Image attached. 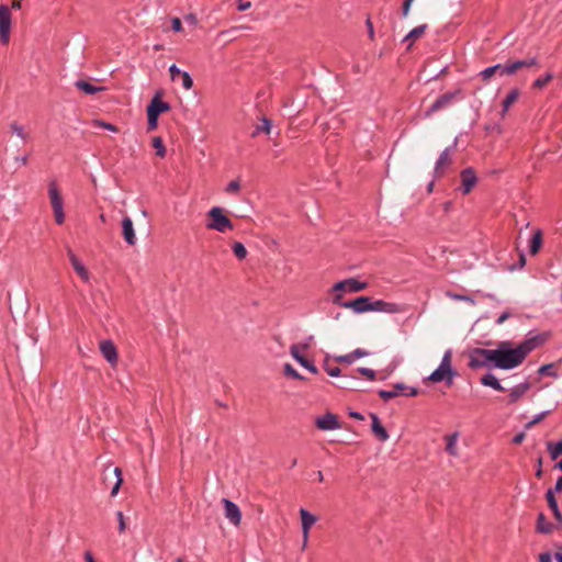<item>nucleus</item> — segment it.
Masks as SVG:
<instances>
[{"instance_id": "nucleus-62", "label": "nucleus", "mask_w": 562, "mask_h": 562, "mask_svg": "<svg viewBox=\"0 0 562 562\" xmlns=\"http://www.w3.org/2000/svg\"><path fill=\"white\" fill-rule=\"evenodd\" d=\"M525 437H526L525 432L521 431L513 437L512 442L514 445H520L525 440Z\"/></svg>"}, {"instance_id": "nucleus-14", "label": "nucleus", "mask_w": 562, "mask_h": 562, "mask_svg": "<svg viewBox=\"0 0 562 562\" xmlns=\"http://www.w3.org/2000/svg\"><path fill=\"white\" fill-rule=\"evenodd\" d=\"M222 503L225 509V517L234 525L239 526L241 521V512L239 507L232 501L223 498Z\"/></svg>"}, {"instance_id": "nucleus-11", "label": "nucleus", "mask_w": 562, "mask_h": 562, "mask_svg": "<svg viewBox=\"0 0 562 562\" xmlns=\"http://www.w3.org/2000/svg\"><path fill=\"white\" fill-rule=\"evenodd\" d=\"M317 429L323 431L336 430L341 428V423L338 416L334 413L327 412L322 416H317L314 422Z\"/></svg>"}, {"instance_id": "nucleus-31", "label": "nucleus", "mask_w": 562, "mask_h": 562, "mask_svg": "<svg viewBox=\"0 0 562 562\" xmlns=\"http://www.w3.org/2000/svg\"><path fill=\"white\" fill-rule=\"evenodd\" d=\"M75 86L86 94H94L98 91L102 90L101 87H95L92 83L85 81V80H78L76 81Z\"/></svg>"}, {"instance_id": "nucleus-32", "label": "nucleus", "mask_w": 562, "mask_h": 562, "mask_svg": "<svg viewBox=\"0 0 562 562\" xmlns=\"http://www.w3.org/2000/svg\"><path fill=\"white\" fill-rule=\"evenodd\" d=\"M557 492L554 491V487L553 488H549L546 493V498H547V502H548V506L549 508L552 510V514L555 515L558 513H561L560 508H559V505H558V501L554 496Z\"/></svg>"}, {"instance_id": "nucleus-30", "label": "nucleus", "mask_w": 562, "mask_h": 562, "mask_svg": "<svg viewBox=\"0 0 562 562\" xmlns=\"http://www.w3.org/2000/svg\"><path fill=\"white\" fill-rule=\"evenodd\" d=\"M542 246V232L540 229H537L529 244V252L531 255H537Z\"/></svg>"}, {"instance_id": "nucleus-4", "label": "nucleus", "mask_w": 562, "mask_h": 562, "mask_svg": "<svg viewBox=\"0 0 562 562\" xmlns=\"http://www.w3.org/2000/svg\"><path fill=\"white\" fill-rule=\"evenodd\" d=\"M209 222L206 223V227L209 229H214L220 233H225L226 231H232L234 228V224L232 221L224 214V211L220 206H213L209 213Z\"/></svg>"}, {"instance_id": "nucleus-43", "label": "nucleus", "mask_w": 562, "mask_h": 562, "mask_svg": "<svg viewBox=\"0 0 562 562\" xmlns=\"http://www.w3.org/2000/svg\"><path fill=\"white\" fill-rule=\"evenodd\" d=\"M10 130L13 134H15L18 137H20L23 140H26L29 138V134L25 133L24 127L16 122H12L10 124Z\"/></svg>"}, {"instance_id": "nucleus-28", "label": "nucleus", "mask_w": 562, "mask_h": 562, "mask_svg": "<svg viewBox=\"0 0 562 562\" xmlns=\"http://www.w3.org/2000/svg\"><path fill=\"white\" fill-rule=\"evenodd\" d=\"M519 94H520V91L517 88H513L508 92V94L506 95V98L502 102L501 115L503 117L507 114V112H508L509 108L512 106V104H514L518 100Z\"/></svg>"}, {"instance_id": "nucleus-16", "label": "nucleus", "mask_w": 562, "mask_h": 562, "mask_svg": "<svg viewBox=\"0 0 562 562\" xmlns=\"http://www.w3.org/2000/svg\"><path fill=\"white\" fill-rule=\"evenodd\" d=\"M302 531H303V544L306 546L308 540V532L311 527L317 521V517L310 513L307 509H300Z\"/></svg>"}, {"instance_id": "nucleus-45", "label": "nucleus", "mask_w": 562, "mask_h": 562, "mask_svg": "<svg viewBox=\"0 0 562 562\" xmlns=\"http://www.w3.org/2000/svg\"><path fill=\"white\" fill-rule=\"evenodd\" d=\"M147 113V130L150 132V131H154L157 128L158 126V115H155L150 112H146Z\"/></svg>"}, {"instance_id": "nucleus-22", "label": "nucleus", "mask_w": 562, "mask_h": 562, "mask_svg": "<svg viewBox=\"0 0 562 562\" xmlns=\"http://www.w3.org/2000/svg\"><path fill=\"white\" fill-rule=\"evenodd\" d=\"M170 110V104L160 99V94L157 93L147 105L146 112H150L155 115H160L161 113L168 112Z\"/></svg>"}, {"instance_id": "nucleus-19", "label": "nucleus", "mask_w": 562, "mask_h": 562, "mask_svg": "<svg viewBox=\"0 0 562 562\" xmlns=\"http://www.w3.org/2000/svg\"><path fill=\"white\" fill-rule=\"evenodd\" d=\"M370 418L372 420V423H371L372 434L375 436V438L379 441H381V442L386 441L390 438V435H389L387 430L385 429V427L382 425L379 416L375 413H370Z\"/></svg>"}, {"instance_id": "nucleus-40", "label": "nucleus", "mask_w": 562, "mask_h": 562, "mask_svg": "<svg viewBox=\"0 0 562 562\" xmlns=\"http://www.w3.org/2000/svg\"><path fill=\"white\" fill-rule=\"evenodd\" d=\"M232 250L238 260H243L247 256V249L240 241H235L232 246Z\"/></svg>"}, {"instance_id": "nucleus-21", "label": "nucleus", "mask_w": 562, "mask_h": 562, "mask_svg": "<svg viewBox=\"0 0 562 562\" xmlns=\"http://www.w3.org/2000/svg\"><path fill=\"white\" fill-rule=\"evenodd\" d=\"M122 235L127 245L134 246L136 244V235L131 217L125 216L122 220Z\"/></svg>"}, {"instance_id": "nucleus-20", "label": "nucleus", "mask_w": 562, "mask_h": 562, "mask_svg": "<svg viewBox=\"0 0 562 562\" xmlns=\"http://www.w3.org/2000/svg\"><path fill=\"white\" fill-rule=\"evenodd\" d=\"M530 389H531V383L528 380L513 386L509 390L508 404L517 403Z\"/></svg>"}, {"instance_id": "nucleus-37", "label": "nucleus", "mask_w": 562, "mask_h": 562, "mask_svg": "<svg viewBox=\"0 0 562 562\" xmlns=\"http://www.w3.org/2000/svg\"><path fill=\"white\" fill-rule=\"evenodd\" d=\"M261 121H262V124L261 125H257L255 127V130L251 133V137H256L260 133H266V134L270 133V131H271V121L269 119H267L266 116H263L261 119Z\"/></svg>"}, {"instance_id": "nucleus-53", "label": "nucleus", "mask_w": 562, "mask_h": 562, "mask_svg": "<svg viewBox=\"0 0 562 562\" xmlns=\"http://www.w3.org/2000/svg\"><path fill=\"white\" fill-rule=\"evenodd\" d=\"M548 414H549V412H548V411L539 413L538 415H536V416L533 417V419H531V420L526 425V427H527V428H530V427L535 426L536 424L540 423V422H541V420H542V419H543Z\"/></svg>"}, {"instance_id": "nucleus-42", "label": "nucleus", "mask_w": 562, "mask_h": 562, "mask_svg": "<svg viewBox=\"0 0 562 562\" xmlns=\"http://www.w3.org/2000/svg\"><path fill=\"white\" fill-rule=\"evenodd\" d=\"M153 147L156 149V155L158 157H165L166 156V147L164 145L162 138L159 136H156L153 138Z\"/></svg>"}, {"instance_id": "nucleus-33", "label": "nucleus", "mask_w": 562, "mask_h": 562, "mask_svg": "<svg viewBox=\"0 0 562 562\" xmlns=\"http://www.w3.org/2000/svg\"><path fill=\"white\" fill-rule=\"evenodd\" d=\"M547 450L552 460L558 459L559 456L562 454V439L557 442H552V441L547 442Z\"/></svg>"}, {"instance_id": "nucleus-36", "label": "nucleus", "mask_w": 562, "mask_h": 562, "mask_svg": "<svg viewBox=\"0 0 562 562\" xmlns=\"http://www.w3.org/2000/svg\"><path fill=\"white\" fill-rule=\"evenodd\" d=\"M113 474H114L116 480H115L114 485L111 488V496L112 497L117 495V493H119V491H120V488L122 486V483H123L122 470L119 467L113 469Z\"/></svg>"}, {"instance_id": "nucleus-38", "label": "nucleus", "mask_w": 562, "mask_h": 562, "mask_svg": "<svg viewBox=\"0 0 562 562\" xmlns=\"http://www.w3.org/2000/svg\"><path fill=\"white\" fill-rule=\"evenodd\" d=\"M457 438H458V434L457 432L446 437V439H447L446 450L451 456H457L458 454V452H457Z\"/></svg>"}, {"instance_id": "nucleus-26", "label": "nucleus", "mask_w": 562, "mask_h": 562, "mask_svg": "<svg viewBox=\"0 0 562 562\" xmlns=\"http://www.w3.org/2000/svg\"><path fill=\"white\" fill-rule=\"evenodd\" d=\"M555 529V526L549 522L543 513H539L536 521V532L541 535H550Z\"/></svg>"}, {"instance_id": "nucleus-7", "label": "nucleus", "mask_w": 562, "mask_h": 562, "mask_svg": "<svg viewBox=\"0 0 562 562\" xmlns=\"http://www.w3.org/2000/svg\"><path fill=\"white\" fill-rule=\"evenodd\" d=\"M548 338V333H539L535 335H531V333H529L527 338L518 345V348L524 359H526L531 351L544 345Z\"/></svg>"}, {"instance_id": "nucleus-63", "label": "nucleus", "mask_w": 562, "mask_h": 562, "mask_svg": "<svg viewBox=\"0 0 562 562\" xmlns=\"http://www.w3.org/2000/svg\"><path fill=\"white\" fill-rule=\"evenodd\" d=\"M509 316H510V313L506 311V312L502 313V314L498 316V318L495 321V323H496L497 325H501V324H503L507 318H509Z\"/></svg>"}, {"instance_id": "nucleus-34", "label": "nucleus", "mask_w": 562, "mask_h": 562, "mask_svg": "<svg viewBox=\"0 0 562 562\" xmlns=\"http://www.w3.org/2000/svg\"><path fill=\"white\" fill-rule=\"evenodd\" d=\"M538 374L539 375L551 376V378H554V379H557L559 376V373L557 371V366L553 362L541 366L538 369Z\"/></svg>"}, {"instance_id": "nucleus-51", "label": "nucleus", "mask_w": 562, "mask_h": 562, "mask_svg": "<svg viewBox=\"0 0 562 562\" xmlns=\"http://www.w3.org/2000/svg\"><path fill=\"white\" fill-rule=\"evenodd\" d=\"M239 189H240V182H239L238 180H233V181H231V182L226 186L225 191H226L227 193H236V192H238V191H239Z\"/></svg>"}, {"instance_id": "nucleus-15", "label": "nucleus", "mask_w": 562, "mask_h": 562, "mask_svg": "<svg viewBox=\"0 0 562 562\" xmlns=\"http://www.w3.org/2000/svg\"><path fill=\"white\" fill-rule=\"evenodd\" d=\"M100 351L104 359L112 366H115L119 360L117 349L114 342L110 339L100 342Z\"/></svg>"}, {"instance_id": "nucleus-18", "label": "nucleus", "mask_w": 562, "mask_h": 562, "mask_svg": "<svg viewBox=\"0 0 562 562\" xmlns=\"http://www.w3.org/2000/svg\"><path fill=\"white\" fill-rule=\"evenodd\" d=\"M494 75H498L501 77L510 76L508 66H507V61L505 64H496L491 67H486L479 74V76L481 77V79L483 81L490 80L491 77Z\"/></svg>"}, {"instance_id": "nucleus-52", "label": "nucleus", "mask_w": 562, "mask_h": 562, "mask_svg": "<svg viewBox=\"0 0 562 562\" xmlns=\"http://www.w3.org/2000/svg\"><path fill=\"white\" fill-rule=\"evenodd\" d=\"M334 360L338 363H347V364H351L355 361L351 352L347 353V355H342V356H337L334 358Z\"/></svg>"}, {"instance_id": "nucleus-12", "label": "nucleus", "mask_w": 562, "mask_h": 562, "mask_svg": "<svg viewBox=\"0 0 562 562\" xmlns=\"http://www.w3.org/2000/svg\"><path fill=\"white\" fill-rule=\"evenodd\" d=\"M456 370L445 369L443 367H438L434 370L430 375L426 379V381L438 383L445 381L448 386L453 384V378L457 375Z\"/></svg>"}, {"instance_id": "nucleus-17", "label": "nucleus", "mask_w": 562, "mask_h": 562, "mask_svg": "<svg viewBox=\"0 0 562 562\" xmlns=\"http://www.w3.org/2000/svg\"><path fill=\"white\" fill-rule=\"evenodd\" d=\"M507 66L509 70V75H514L516 71H518L521 68H529V67H540L539 60L537 57H530L526 59H516V60H507Z\"/></svg>"}, {"instance_id": "nucleus-60", "label": "nucleus", "mask_w": 562, "mask_h": 562, "mask_svg": "<svg viewBox=\"0 0 562 562\" xmlns=\"http://www.w3.org/2000/svg\"><path fill=\"white\" fill-rule=\"evenodd\" d=\"M418 394H419L418 389H416L414 386H408V389H406V391H404V393H403L404 396H408V397L417 396Z\"/></svg>"}, {"instance_id": "nucleus-55", "label": "nucleus", "mask_w": 562, "mask_h": 562, "mask_svg": "<svg viewBox=\"0 0 562 562\" xmlns=\"http://www.w3.org/2000/svg\"><path fill=\"white\" fill-rule=\"evenodd\" d=\"M413 1L414 0H404L403 1V4H402V16L403 18H406L408 15Z\"/></svg>"}, {"instance_id": "nucleus-48", "label": "nucleus", "mask_w": 562, "mask_h": 562, "mask_svg": "<svg viewBox=\"0 0 562 562\" xmlns=\"http://www.w3.org/2000/svg\"><path fill=\"white\" fill-rule=\"evenodd\" d=\"M181 79H182V87L186 90H190L193 87V79H192V77L190 76L189 72L183 71L181 74Z\"/></svg>"}, {"instance_id": "nucleus-64", "label": "nucleus", "mask_w": 562, "mask_h": 562, "mask_svg": "<svg viewBox=\"0 0 562 562\" xmlns=\"http://www.w3.org/2000/svg\"><path fill=\"white\" fill-rule=\"evenodd\" d=\"M539 562H552L551 561V554L549 552L540 553Z\"/></svg>"}, {"instance_id": "nucleus-13", "label": "nucleus", "mask_w": 562, "mask_h": 562, "mask_svg": "<svg viewBox=\"0 0 562 562\" xmlns=\"http://www.w3.org/2000/svg\"><path fill=\"white\" fill-rule=\"evenodd\" d=\"M461 187L463 194H469L477 182V177L472 167L463 169L460 173Z\"/></svg>"}, {"instance_id": "nucleus-50", "label": "nucleus", "mask_w": 562, "mask_h": 562, "mask_svg": "<svg viewBox=\"0 0 562 562\" xmlns=\"http://www.w3.org/2000/svg\"><path fill=\"white\" fill-rule=\"evenodd\" d=\"M116 518H117V522H119V532L120 533H124L126 531V529H127V525H126V521H125L124 514L119 510L116 513Z\"/></svg>"}, {"instance_id": "nucleus-39", "label": "nucleus", "mask_w": 562, "mask_h": 562, "mask_svg": "<svg viewBox=\"0 0 562 562\" xmlns=\"http://www.w3.org/2000/svg\"><path fill=\"white\" fill-rule=\"evenodd\" d=\"M552 79H553V75L551 72H547L543 76L537 78L532 82V88L543 89Z\"/></svg>"}, {"instance_id": "nucleus-41", "label": "nucleus", "mask_w": 562, "mask_h": 562, "mask_svg": "<svg viewBox=\"0 0 562 562\" xmlns=\"http://www.w3.org/2000/svg\"><path fill=\"white\" fill-rule=\"evenodd\" d=\"M283 373L285 376L294 380H305V378L302 374H300L290 363H285L283 366Z\"/></svg>"}, {"instance_id": "nucleus-54", "label": "nucleus", "mask_w": 562, "mask_h": 562, "mask_svg": "<svg viewBox=\"0 0 562 562\" xmlns=\"http://www.w3.org/2000/svg\"><path fill=\"white\" fill-rule=\"evenodd\" d=\"M366 26H367V30H368V36L371 41H374V37H375V33H374V27H373V23L371 21L370 18H368L366 20Z\"/></svg>"}, {"instance_id": "nucleus-10", "label": "nucleus", "mask_w": 562, "mask_h": 562, "mask_svg": "<svg viewBox=\"0 0 562 562\" xmlns=\"http://www.w3.org/2000/svg\"><path fill=\"white\" fill-rule=\"evenodd\" d=\"M367 288H368L367 282H361L355 278H349V279H345L339 282H336L333 285L331 291L336 292V294L337 293L341 294V292L357 293V292L366 290Z\"/></svg>"}, {"instance_id": "nucleus-25", "label": "nucleus", "mask_w": 562, "mask_h": 562, "mask_svg": "<svg viewBox=\"0 0 562 562\" xmlns=\"http://www.w3.org/2000/svg\"><path fill=\"white\" fill-rule=\"evenodd\" d=\"M408 389V385L404 384L403 382H397L393 384V390H380L378 392V395L384 401L387 402L398 395H403L404 391Z\"/></svg>"}, {"instance_id": "nucleus-49", "label": "nucleus", "mask_w": 562, "mask_h": 562, "mask_svg": "<svg viewBox=\"0 0 562 562\" xmlns=\"http://www.w3.org/2000/svg\"><path fill=\"white\" fill-rule=\"evenodd\" d=\"M301 351H303L301 348H300V345H292L290 347V355L293 357V359H295V361L300 362L301 359L304 357Z\"/></svg>"}, {"instance_id": "nucleus-5", "label": "nucleus", "mask_w": 562, "mask_h": 562, "mask_svg": "<svg viewBox=\"0 0 562 562\" xmlns=\"http://www.w3.org/2000/svg\"><path fill=\"white\" fill-rule=\"evenodd\" d=\"M48 195L53 207L55 222L56 224L61 225L65 222L64 200L55 180H52L48 184Z\"/></svg>"}, {"instance_id": "nucleus-1", "label": "nucleus", "mask_w": 562, "mask_h": 562, "mask_svg": "<svg viewBox=\"0 0 562 562\" xmlns=\"http://www.w3.org/2000/svg\"><path fill=\"white\" fill-rule=\"evenodd\" d=\"M494 368L501 370H512L517 368L524 362V357L518 348L512 347V342L504 340L497 344V348L494 349Z\"/></svg>"}, {"instance_id": "nucleus-35", "label": "nucleus", "mask_w": 562, "mask_h": 562, "mask_svg": "<svg viewBox=\"0 0 562 562\" xmlns=\"http://www.w3.org/2000/svg\"><path fill=\"white\" fill-rule=\"evenodd\" d=\"M323 368L327 372L328 375L333 378H337L341 375V369L337 366L330 364V359L328 356L325 357L323 361Z\"/></svg>"}, {"instance_id": "nucleus-24", "label": "nucleus", "mask_w": 562, "mask_h": 562, "mask_svg": "<svg viewBox=\"0 0 562 562\" xmlns=\"http://www.w3.org/2000/svg\"><path fill=\"white\" fill-rule=\"evenodd\" d=\"M398 311L396 303L385 302L383 300L372 301L370 299V312L397 313Z\"/></svg>"}, {"instance_id": "nucleus-2", "label": "nucleus", "mask_w": 562, "mask_h": 562, "mask_svg": "<svg viewBox=\"0 0 562 562\" xmlns=\"http://www.w3.org/2000/svg\"><path fill=\"white\" fill-rule=\"evenodd\" d=\"M464 99V93L461 89L448 91L439 95L434 103L426 110L425 117H430L434 113L446 110L452 106L456 102Z\"/></svg>"}, {"instance_id": "nucleus-56", "label": "nucleus", "mask_w": 562, "mask_h": 562, "mask_svg": "<svg viewBox=\"0 0 562 562\" xmlns=\"http://www.w3.org/2000/svg\"><path fill=\"white\" fill-rule=\"evenodd\" d=\"M313 339L314 337L313 336H308L304 339V341L302 342H299L297 345H300V348L303 350V351H306L307 349H310L312 342H313Z\"/></svg>"}, {"instance_id": "nucleus-46", "label": "nucleus", "mask_w": 562, "mask_h": 562, "mask_svg": "<svg viewBox=\"0 0 562 562\" xmlns=\"http://www.w3.org/2000/svg\"><path fill=\"white\" fill-rule=\"evenodd\" d=\"M451 358H452V351L450 349H448L442 359H441V362H440V367H443L445 369H449V370H454L451 366Z\"/></svg>"}, {"instance_id": "nucleus-9", "label": "nucleus", "mask_w": 562, "mask_h": 562, "mask_svg": "<svg viewBox=\"0 0 562 562\" xmlns=\"http://www.w3.org/2000/svg\"><path fill=\"white\" fill-rule=\"evenodd\" d=\"M12 24V14L10 8L5 4H0V43L8 45L10 42Z\"/></svg>"}, {"instance_id": "nucleus-8", "label": "nucleus", "mask_w": 562, "mask_h": 562, "mask_svg": "<svg viewBox=\"0 0 562 562\" xmlns=\"http://www.w3.org/2000/svg\"><path fill=\"white\" fill-rule=\"evenodd\" d=\"M457 144H458V139L456 138L451 146L447 147L446 149H443L440 153V155L435 164V169H434L435 178L443 177L447 169L452 165L451 153L456 149Z\"/></svg>"}, {"instance_id": "nucleus-47", "label": "nucleus", "mask_w": 562, "mask_h": 562, "mask_svg": "<svg viewBox=\"0 0 562 562\" xmlns=\"http://www.w3.org/2000/svg\"><path fill=\"white\" fill-rule=\"evenodd\" d=\"M357 372L364 375L368 380L374 381L376 379V372L369 368H358Z\"/></svg>"}, {"instance_id": "nucleus-59", "label": "nucleus", "mask_w": 562, "mask_h": 562, "mask_svg": "<svg viewBox=\"0 0 562 562\" xmlns=\"http://www.w3.org/2000/svg\"><path fill=\"white\" fill-rule=\"evenodd\" d=\"M169 72H170V77L172 80H176V77L177 76H181V74L183 71H181L176 64H172L170 67H169Z\"/></svg>"}, {"instance_id": "nucleus-61", "label": "nucleus", "mask_w": 562, "mask_h": 562, "mask_svg": "<svg viewBox=\"0 0 562 562\" xmlns=\"http://www.w3.org/2000/svg\"><path fill=\"white\" fill-rule=\"evenodd\" d=\"M250 7H251V2L250 1L238 0V5H237V10L238 11H246Z\"/></svg>"}, {"instance_id": "nucleus-58", "label": "nucleus", "mask_w": 562, "mask_h": 562, "mask_svg": "<svg viewBox=\"0 0 562 562\" xmlns=\"http://www.w3.org/2000/svg\"><path fill=\"white\" fill-rule=\"evenodd\" d=\"M171 29L175 32H181L182 31V23H181V20L179 18H172V20H171Z\"/></svg>"}, {"instance_id": "nucleus-27", "label": "nucleus", "mask_w": 562, "mask_h": 562, "mask_svg": "<svg viewBox=\"0 0 562 562\" xmlns=\"http://www.w3.org/2000/svg\"><path fill=\"white\" fill-rule=\"evenodd\" d=\"M480 382L483 386L492 387L497 392H504L505 387L501 384L499 380L493 373H486L481 376Z\"/></svg>"}, {"instance_id": "nucleus-6", "label": "nucleus", "mask_w": 562, "mask_h": 562, "mask_svg": "<svg viewBox=\"0 0 562 562\" xmlns=\"http://www.w3.org/2000/svg\"><path fill=\"white\" fill-rule=\"evenodd\" d=\"M370 299L369 296H358L351 301H342V294L337 293L333 296V303L344 308L352 310L357 314L370 312Z\"/></svg>"}, {"instance_id": "nucleus-23", "label": "nucleus", "mask_w": 562, "mask_h": 562, "mask_svg": "<svg viewBox=\"0 0 562 562\" xmlns=\"http://www.w3.org/2000/svg\"><path fill=\"white\" fill-rule=\"evenodd\" d=\"M69 261L76 271V273L85 281H89V271L85 267V265L78 259V257L74 254L71 249H68Z\"/></svg>"}, {"instance_id": "nucleus-44", "label": "nucleus", "mask_w": 562, "mask_h": 562, "mask_svg": "<svg viewBox=\"0 0 562 562\" xmlns=\"http://www.w3.org/2000/svg\"><path fill=\"white\" fill-rule=\"evenodd\" d=\"M299 363L313 374H318L319 372L315 363L305 357H303Z\"/></svg>"}, {"instance_id": "nucleus-57", "label": "nucleus", "mask_w": 562, "mask_h": 562, "mask_svg": "<svg viewBox=\"0 0 562 562\" xmlns=\"http://www.w3.org/2000/svg\"><path fill=\"white\" fill-rule=\"evenodd\" d=\"M351 355H352L353 360H356L358 358L367 357L369 355V352L364 349L357 348L353 351H351Z\"/></svg>"}, {"instance_id": "nucleus-29", "label": "nucleus", "mask_w": 562, "mask_h": 562, "mask_svg": "<svg viewBox=\"0 0 562 562\" xmlns=\"http://www.w3.org/2000/svg\"><path fill=\"white\" fill-rule=\"evenodd\" d=\"M427 24H422L416 27H414L412 31L408 32V34L404 37L403 42H408L407 49H409L414 42L422 37L425 34V31L427 30Z\"/></svg>"}, {"instance_id": "nucleus-3", "label": "nucleus", "mask_w": 562, "mask_h": 562, "mask_svg": "<svg viewBox=\"0 0 562 562\" xmlns=\"http://www.w3.org/2000/svg\"><path fill=\"white\" fill-rule=\"evenodd\" d=\"M494 349L472 348L469 350L468 367L472 370L488 367L494 368Z\"/></svg>"}]
</instances>
